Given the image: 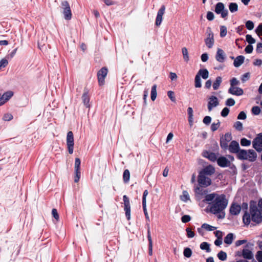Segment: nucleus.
Wrapping results in <instances>:
<instances>
[{"label": "nucleus", "mask_w": 262, "mask_h": 262, "mask_svg": "<svg viewBox=\"0 0 262 262\" xmlns=\"http://www.w3.org/2000/svg\"><path fill=\"white\" fill-rule=\"evenodd\" d=\"M204 201L209 204L210 212L214 214L222 213L228 203L225 194L215 192L206 195Z\"/></svg>", "instance_id": "1"}, {"label": "nucleus", "mask_w": 262, "mask_h": 262, "mask_svg": "<svg viewBox=\"0 0 262 262\" xmlns=\"http://www.w3.org/2000/svg\"><path fill=\"white\" fill-rule=\"evenodd\" d=\"M262 213L257 209L254 202L250 205V213L246 211L243 217V221L245 225H249L251 221L259 223L262 221Z\"/></svg>", "instance_id": "2"}, {"label": "nucleus", "mask_w": 262, "mask_h": 262, "mask_svg": "<svg viewBox=\"0 0 262 262\" xmlns=\"http://www.w3.org/2000/svg\"><path fill=\"white\" fill-rule=\"evenodd\" d=\"M257 154L253 149H241L238 152L237 157L239 160H248L250 162H254L257 158Z\"/></svg>", "instance_id": "3"}, {"label": "nucleus", "mask_w": 262, "mask_h": 262, "mask_svg": "<svg viewBox=\"0 0 262 262\" xmlns=\"http://www.w3.org/2000/svg\"><path fill=\"white\" fill-rule=\"evenodd\" d=\"M61 8L62 13L64 15V18L66 20H70L72 18V12L69 3L66 1L62 2Z\"/></svg>", "instance_id": "4"}, {"label": "nucleus", "mask_w": 262, "mask_h": 262, "mask_svg": "<svg viewBox=\"0 0 262 262\" xmlns=\"http://www.w3.org/2000/svg\"><path fill=\"white\" fill-rule=\"evenodd\" d=\"M207 37L204 41L205 45L209 49H211L214 45V35L210 28H208L206 30Z\"/></svg>", "instance_id": "5"}, {"label": "nucleus", "mask_w": 262, "mask_h": 262, "mask_svg": "<svg viewBox=\"0 0 262 262\" xmlns=\"http://www.w3.org/2000/svg\"><path fill=\"white\" fill-rule=\"evenodd\" d=\"M66 142L69 153L70 154H72L74 151V136L72 132L69 131L67 133Z\"/></svg>", "instance_id": "6"}, {"label": "nucleus", "mask_w": 262, "mask_h": 262, "mask_svg": "<svg viewBox=\"0 0 262 262\" xmlns=\"http://www.w3.org/2000/svg\"><path fill=\"white\" fill-rule=\"evenodd\" d=\"M198 183L200 186L202 187H207L211 185V180L209 176L203 174L202 173H199L198 176Z\"/></svg>", "instance_id": "7"}, {"label": "nucleus", "mask_w": 262, "mask_h": 262, "mask_svg": "<svg viewBox=\"0 0 262 262\" xmlns=\"http://www.w3.org/2000/svg\"><path fill=\"white\" fill-rule=\"evenodd\" d=\"M215 12L216 13L221 14L222 18L227 17L228 11L225 8V5L223 3L219 2L216 4L215 8Z\"/></svg>", "instance_id": "8"}, {"label": "nucleus", "mask_w": 262, "mask_h": 262, "mask_svg": "<svg viewBox=\"0 0 262 262\" xmlns=\"http://www.w3.org/2000/svg\"><path fill=\"white\" fill-rule=\"evenodd\" d=\"M253 147L258 152L262 151V133H259L252 142Z\"/></svg>", "instance_id": "9"}, {"label": "nucleus", "mask_w": 262, "mask_h": 262, "mask_svg": "<svg viewBox=\"0 0 262 262\" xmlns=\"http://www.w3.org/2000/svg\"><path fill=\"white\" fill-rule=\"evenodd\" d=\"M123 203L124 206V211H125V215L128 220L130 219V206L129 198L124 195L123 196Z\"/></svg>", "instance_id": "10"}, {"label": "nucleus", "mask_w": 262, "mask_h": 262, "mask_svg": "<svg viewBox=\"0 0 262 262\" xmlns=\"http://www.w3.org/2000/svg\"><path fill=\"white\" fill-rule=\"evenodd\" d=\"M107 74V68L104 67L100 69L97 73V77L99 85H102L104 84V79Z\"/></svg>", "instance_id": "11"}, {"label": "nucleus", "mask_w": 262, "mask_h": 262, "mask_svg": "<svg viewBox=\"0 0 262 262\" xmlns=\"http://www.w3.org/2000/svg\"><path fill=\"white\" fill-rule=\"evenodd\" d=\"M219 104L218 99L216 97L211 96L209 98L208 102V110L209 112L212 111L213 108L216 107Z\"/></svg>", "instance_id": "12"}, {"label": "nucleus", "mask_w": 262, "mask_h": 262, "mask_svg": "<svg viewBox=\"0 0 262 262\" xmlns=\"http://www.w3.org/2000/svg\"><path fill=\"white\" fill-rule=\"evenodd\" d=\"M228 148L231 153L236 154L237 155L241 150L239 149V144L236 141H232L230 142V145H228Z\"/></svg>", "instance_id": "13"}, {"label": "nucleus", "mask_w": 262, "mask_h": 262, "mask_svg": "<svg viewBox=\"0 0 262 262\" xmlns=\"http://www.w3.org/2000/svg\"><path fill=\"white\" fill-rule=\"evenodd\" d=\"M243 257L247 259H253V254L251 250L249 248V245H247L243 249L242 251Z\"/></svg>", "instance_id": "14"}, {"label": "nucleus", "mask_w": 262, "mask_h": 262, "mask_svg": "<svg viewBox=\"0 0 262 262\" xmlns=\"http://www.w3.org/2000/svg\"><path fill=\"white\" fill-rule=\"evenodd\" d=\"M165 7L162 5L158 12L156 20V25L158 26H160L162 23L163 19L162 16L165 13Z\"/></svg>", "instance_id": "15"}, {"label": "nucleus", "mask_w": 262, "mask_h": 262, "mask_svg": "<svg viewBox=\"0 0 262 262\" xmlns=\"http://www.w3.org/2000/svg\"><path fill=\"white\" fill-rule=\"evenodd\" d=\"M226 58L224 51L221 49H217L215 55V59L219 62L223 63Z\"/></svg>", "instance_id": "16"}, {"label": "nucleus", "mask_w": 262, "mask_h": 262, "mask_svg": "<svg viewBox=\"0 0 262 262\" xmlns=\"http://www.w3.org/2000/svg\"><path fill=\"white\" fill-rule=\"evenodd\" d=\"M215 172V169L214 168L209 165L208 166H207L206 167H204L200 172V173H202L203 174L207 176H210L212 174H213Z\"/></svg>", "instance_id": "17"}, {"label": "nucleus", "mask_w": 262, "mask_h": 262, "mask_svg": "<svg viewBox=\"0 0 262 262\" xmlns=\"http://www.w3.org/2000/svg\"><path fill=\"white\" fill-rule=\"evenodd\" d=\"M241 210V206L236 203H233L230 208V212L232 215H238Z\"/></svg>", "instance_id": "18"}, {"label": "nucleus", "mask_w": 262, "mask_h": 262, "mask_svg": "<svg viewBox=\"0 0 262 262\" xmlns=\"http://www.w3.org/2000/svg\"><path fill=\"white\" fill-rule=\"evenodd\" d=\"M228 92L232 95L236 96H241L244 93L243 90L241 88L235 86H230Z\"/></svg>", "instance_id": "19"}, {"label": "nucleus", "mask_w": 262, "mask_h": 262, "mask_svg": "<svg viewBox=\"0 0 262 262\" xmlns=\"http://www.w3.org/2000/svg\"><path fill=\"white\" fill-rule=\"evenodd\" d=\"M217 164L222 167H226L229 166L230 165V161L225 157H220L217 159Z\"/></svg>", "instance_id": "20"}, {"label": "nucleus", "mask_w": 262, "mask_h": 262, "mask_svg": "<svg viewBox=\"0 0 262 262\" xmlns=\"http://www.w3.org/2000/svg\"><path fill=\"white\" fill-rule=\"evenodd\" d=\"M82 100L83 104L86 107L90 108V96L87 90H84V92L82 96Z\"/></svg>", "instance_id": "21"}, {"label": "nucleus", "mask_w": 262, "mask_h": 262, "mask_svg": "<svg viewBox=\"0 0 262 262\" xmlns=\"http://www.w3.org/2000/svg\"><path fill=\"white\" fill-rule=\"evenodd\" d=\"M203 156L204 157H206L208 158L209 160H210L211 161L214 162L216 160H217V156L215 154L208 152V151H205L203 152Z\"/></svg>", "instance_id": "22"}, {"label": "nucleus", "mask_w": 262, "mask_h": 262, "mask_svg": "<svg viewBox=\"0 0 262 262\" xmlns=\"http://www.w3.org/2000/svg\"><path fill=\"white\" fill-rule=\"evenodd\" d=\"M244 59V56L242 55L238 56L234 59L233 62L234 66L236 68L239 67L243 63Z\"/></svg>", "instance_id": "23"}, {"label": "nucleus", "mask_w": 262, "mask_h": 262, "mask_svg": "<svg viewBox=\"0 0 262 262\" xmlns=\"http://www.w3.org/2000/svg\"><path fill=\"white\" fill-rule=\"evenodd\" d=\"M193 110L191 107H189L187 109V113L188 115V122L190 126H192L193 123Z\"/></svg>", "instance_id": "24"}, {"label": "nucleus", "mask_w": 262, "mask_h": 262, "mask_svg": "<svg viewBox=\"0 0 262 262\" xmlns=\"http://www.w3.org/2000/svg\"><path fill=\"white\" fill-rule=\"evenodd\" d=\"M196 75H200V77L201 76L203 79H206L209 76V73L207 69H201Z\"/></svg>", "instance_id": "25"}, {"label": "nucleus", "mask_w": 262, "mask_h": 262, "mask_svg": "<svg viewBox=\"0 0 262 262\" xmlns=\"http://www.w3.org/2000/svg\"><path fill=\"white\" fill-rule=\"evenodd\" d=\"M234 235L233 233H229L224 238V243L227 245H231L233 240Z\"/></svg>", "instance_id": "26"}, {"label": "nucleus", "mask_w": 262, "mask_h": 262, "mask_svg": "<svg viewBox=\"0 0 262 262\" xmlns=\"http://www.w3.org/2000/svg\"><path fill=\"white\" fill-rule=\"evenodd\" d=\"M182 53L184 60L185 62H188V61L189 60V56L187 49L186 47H183L182 49Z\"/></svg>", "instance_id": "27"}, {"label": "nucleus", "mask_w": 262, "mask_h": 262, "mask_svg": "<svg viewBox=\"0 0 262 262\" xmlns=\"http://www.w3.org/2000/svg\"><path fill=\"white\" fill-rule=\"evenodd\" d=\"M157 95V85L154 84L151 87V93H150V97L152 101H155L156 99Z\"/></svg>", "instance_id": "28"}, {"label": "nucleus", "mask_w": 262, "mask_h": 262, "mask_svg": "<svg viewBox=\"0 0 262 262\" xmlns=\"http://www.w3.org/2000/svg\"><path fill=\"white\" fill-rule=\"evenodd\" d=\"M222 81V79L221 77H217L215 81L213 84V88L214 90H216L219 89L221 82Z\"/></svg>", "instance_id": "29"}, {"label": "nucleus", "mask_w": 262, "mask_h": 262, "mask_svg": "<svg viewBox=\"0 0 262 262\" xmlns=\"http://www.w3.org/2000/svg\"><path fill=\"white\" fill-rule=\"evenodd\" d=\"M130 179V172L128 169H125L123 174V180L124 183H128Z\"/></svg>", "instance_id": "30"}, {"label": "nucleus", "mask_w": 262, "mask_h": 262, "mask_svg": "<svg viewBox=\"0 0 262 262\" xmlns=\"http://www.w3.org/2000/svg\"><path fill=\"white\" fill-rule=\"evenodd\" d=\"M229 9L231 13H234L238 10V5L235 3H230L229 4Z\"/></svg>", "instance_id": "31"}, {"label": "nucleus", "mask_w": 262, "mask_h": 262, "mask_svg": "<svg viewBox=\"0 0 262 262\" xmlns=\"http://www.w3.org/2000/svg\"><path fill=\"white\" fill-rule=\"evenodd\" d=\"M200 248L202 250H206L207 252H210L211 250L210 245L207 242H203L200 245Z\"/></svg>", "instance_id": "32"}, {"label": "nucleus", "mask_w": 262, "mask_h": 262, "mask_svg": "<svg viewBox=\"0 0 262 262\" xmlns=\"http://www.w3.org/2000/svg\"><path fill=\"white\" fill-rule=\"evenodd\" d=\"M180 198L182 201L185 202L188 201L190 199V198L188 192L187 191H183V194L182 195H181Z\"/></svg>", "instance_id": "33"}, {"label": "nucleus", "mask_w": 262, "mask_h": 262, "mask_svg": "<svg viewBox=\"0 0 262 262\" xmlns=\"http://www.w3.org/2000/svg\"><path fill=\"white\" fill-rule=\"evenodd\" d=\"M194 83L195 88H199L202 86L201 80V78L200 77V75H196L194 79Z\"/></svg>", "instance_id": "34"}, {"label": "nucleus", "mask_w": 262, "mask_h": 262, "mask_svg": "<svg viewBox=\"0 0 262 262\" xmlns=\"http://www.w3.org/2000/svg\"><path fill=\"white\" fill-rule=\"evenodd\" d=\"M75 171V177H74V182L75 183H77L80 178L81 176V172L80 169H74Z\"/></svg>", "instance_id": "35"}, {"label": "nucleus", "mask_w": 262, "mask_h": 262, "mask_svg": "<svg viewBox=\"0 0 262 262\" xmlns=\"http://www.w3.org/2000/svg\"><path fill=\"white\" fill-rule=\"evenodd\" d=\"M202 228H204L206 230L209 231H213V230H214L215 229H216V227L212 226H211V225H208V224H206V223L203 224L202 225Z\"/></svg>", "instance_id": "36"}, {"label": "nucleus", "mask_w": 262, "mask_h": 262, "mask_svg": "<svg viewBox=\"0 0 262 262\" xmlns=\"http://www.w3.org/2000/svg\"><path fill=\"white\" fill-rule=\"evenodd\" d=\"M217 257L221 260L224 261L227 259V254L226 252L221 251L217 254Z\"/></svg>", "instance_id": "37"}, {"label": "nucleus", "mask_w": 262, "mask_h": 262, "mask_svg": "<svg viewBox=\"0 0 262 262\" xmlns=\"http://www.w3.org/2000/svg\"><path fill=\"white\" fill-rule=\"evenodd\" d=\"M13 93L11 91H8L6 93H5L3 96V97L5 98V100L7 102L13 96Z\"/></svg>", "instance_id": "38"}, {"label": "nucleus", "mask_w": 262, "mask_h": 262, "mask_svg": "<svg viewBox=\"0 0 262 262\" xmlns=\"http://www.w3.org/2000/svg\"><path fill=\"white\" fill-rule=\"evenodd\" d=\"M220 122L219 120L216 121V122H213L211 126V129L212 132H214L218 128L220 127Z\"/></svg>", "instance_id": "39"}, {"label": "nucleus", "mask_w": 262, "mask_h": 262, "mask_svg": "<svg viewBox=\"0 0 262 262\" xmlns=\"http://www.w3.org/2000/svg\"><path fill=\"white\" fill-rule=\"evenodd\" d=\"M251 143V141L246 138H242L241 140V144L243 146H249L250 145Z\"/></svg>", "instance_id": "40"}, {"label": "nucleus", "mask_w": 262, "mask_h": 262, "mask_svg": "<svg viewBox=\"0 0 262 262\" xmlns=\"http://www.w3.org/2000/svg\"><path fill=\"white\" fill-rule=\"evenodd\" d=\"M228 143L226 141L224 140V139H222L221 138L220 140V145L222 148H223L224 150H226L228 149Z\"/></svg>", "instance_id": "41"}, {"label": "nucleus", "mask_w": 262, "mask_h": 262, "mask_svg": "<svg viewBox=\"0 0 262 262\" xmlns=\"http://www.w3.org/2000/svg\"><path fill=\"white\" fill-rule=\"evenodd\" d=\"M183 253H184V255L185 257L189 258V257H191V256L192 255V251L189 248H186L184 250Z\"/></svg>", "instance_id": "42"}, {"label": "nucleus", "mask_w": 262, "mask_h": 262, "mask_svg": "<svg viewBox=\"0 0 262 262\" xmlns=\"http://www.w3.org/2000/svg\"><path fill=\"white\" fill-rule=\"evenodd\" d=\"M227 28L224 26L220 27V36L222 37H225L227 34Z\"/></svg>", "instance_id": "43"}, {"label": "nucleus", "mask_w": 262, "mask_h": 262, "mask_svg": "<svg viewBox=\"0 0 262 262\" xmlns=\"http://www.w3.org/2000/svg\"><path fill=\"white\" fill-rule=\"evenodd\" d=\"M195 192L196 194H199V195H203L204 194H206V191L201 188L200 187H197L195 189Z\"/></svg>", "instance_id": "44"}, {"label": "nucleus", "mask_w": 262, "mask_h": 262, "mask_svg": "<svg viewBox=\"0 0 262 262\" xmlns=\"http://www.w3.org/2000/svg\"><path fill=\"white\" fill-rule=\"evenodd\" d=\"M245 25L247 29L249 30H252L254 27V23H253V21L251 20L247 21Z\"/></svg>", "instance_id": "45"}, {"label": "nucleus", "mask_w": 262, "mask_h": 262, "mask_svg": "<svg viewBox=\"0 0 262 262\" xmlns=\"http://www.w3.org/2000/svg\"><path fill=\"white\" fill-rule=\"evenodd\" d=\"M8 64V60L5 58H3L0 61V70L6 67Z\"/></svg>", "instance_id": "46"}, {"label": "nucleus", "mask_w": 262, "mask_h": 262, "mask_svg": "<svg viewBox=\"0 0 262 262\" xmlns=\"http://www.w3.org/2000/svg\"><path fill=\"white\" fill-rule=\"evenodd\" d=\"M246 41L250 44H253L255 42V40L252 37L251 35H247L246 36Z\"/></svg>", "instance_id": "47"}, {"label": "nucleus", "mask_w": 262, "mask_h": 262, "mask_svg": "<svg viewBox=\"0 0 262 262\" xmlns=\"http://www.w3.org/2000/svg\"><path fill=\"white\" fill-rule=\"evenodd\" d=\"M234 127L236 128V129L241 131L243 130V124L240 121H237L235 123L234 125Z\"/></svg>", "instance_id": "48"}, {"label": "nucleus", "mask_w": 262, "mask_h": 262, "mask_svg": "<svg viewBox=\"0 0 262 262\" xmlns=\"http://www.w3.org/2000/svg\"><path fill=\"white\" fill-rule=\"evenodd\" d=\"M13 119V116L12 114L9 113L5 114L3 117V120L6 121H10Z\"/></svg>", "instance_id": "49"}, {"label": "nucleus", "mask_w": 262, "mask_h": 262, "mask_svg": "<svg viewBox=\"0 0 262 262\" xmlns=\"http://www.w3.org/2000/svg\"><path fill=\"white\" fill-rule=\"evenodd\" d=\"M167 95L170 100L172 102L176 101V98L174 96V93L173 92L169 91L167 92Z\"/></svg>", "instance_id": "50"}, {"label": "nucleus", "mask_w": 262, "mask_h": 262, "mask_svg": "<svg viewBox=\"0 0 262 262\" xmlns=\"http://www.w3.org/2000/svg\"><path fill=\"white\" fill-rule=\"evenodd\" d=\"M81 161L79 158H76L75 159L74 169H80Z\"/></svg>", "instance_id": "51"}, {"label": "nucleus", "mask_w": 262, "mask_h": 262, "mask_svg": "<svg viewBox=\"0 0 262 262\" xmlns=\"http://www.w3.org/2000/svg\"><path fill=\"white\" fill-rule=\"evenodd\" d=\"M221 139H224L228 142H229L232 139V136L230 133H226L224 137L221 138Z\"/></svg>", "instance_id": "52"}, {"label": "nucleus", "mask_w": 262, "mask_h": 262, "mask_svg": "<svg viewBox=\"0 0 262 262\" xmlns=\"http://www.w3.org/2000/svg\"><path fill=\"white\" fill-rule=\"evenodd\" d=\"M187 232V236L188 238H192L194 236V233L191 231V229L187 228L186 229Z\"/></svg>", "instance_id": "53"}, {"label": "nucleus", "mask_w": 262, "mask_h": 262, "mask_svg": "<svg viewBox=\"0 0 262 262\" xmlns=\"http://www.w3.org/2000/svg\"><path fill=\"white\" fill-rule=\"evenodd\" d=\"M252 112L255 115H258L260 112V109L258 106H253L252 108Z\"/></svg>", "instance_id": "54"}, {"label": "nucleus", "mask_w": 262, "mask_h": 262, "mask_svg": "<svg viewBox=\"0 0 262 262\" xmlns=\"http://www.w3.org/2000/svg\"><path fill=\"white\" fill-rule=\"evenodd\" d=\"M235 101L233 99L230 98L228 99L226 101V105L229 106H233L235 104Z\"/></svg>", "instance_id": "55"}, {"label": "nucleus", "mask_w": 262, "mask_h": 262, "mask_svg": "<svg viewBox=\"0 0 262 262\" xmlns=\"http://www.w3.org/2000/svg\"><path fill=\"white\" fill-rule=\"evenodd\" d=\"M142 206H143V211H144V213L145 216V218H146V220L148 222H149V216L148 215V212L147 211L146 204H142Z\"/></svg>", "instance_id": "56"}, {"label": "nucleus", "mask_w": 262, "mask_h": 262, "mask_svg": "<svg viewBox=\"0 0 262 262\" xmlns=\"http://www.w3.org/2000/svg\"><path fill=\"white\" fill-rule=\"evenodd\" d=\"M239 83V81L236 78H233L230 80L231 86H235V85H238Z\"/></svg>", "instance_id": "57"}, {"label": "nucleus", "mask_w": 262, "mask_h": 262, "mask_svg": "<svg viewBox=\"0 0 262 262\" xmlns=\"http://www.w3.org/2000/svg\"><path fill=\"white\" fill-rule=\"evenodd\" d=\"M191 217L188 215H183L181 218V221L183 223H186L190 221Z\"/></svg>", "instance_id": "58"}, {"label": "nucleus", "mask_w": 262, "mask_h": 262, "mask_svg": "<svg viewBox=\"0 0 262 262\" xmlns=\"http://www.w3.org/2000/svg\"><path fill=\"white\" fill-rule=\"evenodd\" d=\"M229 113V109L227 107H225L221 112V115L223 117H226Z\"/></svg>", "instance_id": "59"}, {"label": "nucleus", "mask_w": 262, "mask_h": 262, "mask_svg": "<svg viewBox=\"0 0 262 262\" xmlns=\"http://www.w3.org/2000/svg\"><path fill=\"white\" fill-rule=\"evenodd\" d=\"M256 258L258 262H262V251H258L257 252Z\"/></svg>", "instance_id": "60"}, {"label": "nucleus", "mask_w": 262, "mask_h": 262, "mask_svg": "<svg viewBox=\"0 0 262 262\" xmlns=\"http://www.w3.org/2000/svg\"><path fill=\"white\" fill-rule=\"evenodd\" d=\"M203 123L206 125H208L211 121V118L210 116H206L203 119Z\"/></svg>", "instance_id": "61"}, {"label": "nucleus", "mask_w": 262, "mask_h": 262, "mask_svg": "<svg viewBox=\"0 0 262 262\" xmlns=\"http://www.w3.org/2000/svg\"><path fill=\"white\" fill-rule=\"evenodd\" d=\"M52 214L53 217L56 219V221L59 220V215L56 209H53L52 210Z\"/></svg>", "instance_id": "62"}, {"label": "nucleus", "mask_w": 262, "mask_h": 262, "mask_svg": "<svg viewBox=\"0 0 262 262\" xmlns=\"http://www.w3.org/2000/svg\"><path fill=\"white\" fill-rule=\"evenodd\" d=\"M255 31L258 35H262V24L258 25Z\"/></svg>", "instance_id": "63"}, {"label": "nucleus", "mask_w": 262, "mask_h": 262, "mask_svg": "<svg viewBox=\"0 0 262 262\" xmlns=\"http://www.w3.org/2000/svg\"><path fill=\"white\" fill-rule=\"evenodd\" d=\"M256 51L258 53H262V42H259L257 44Z\"/></svg>", "instance_id": "64"}]
</instances>
